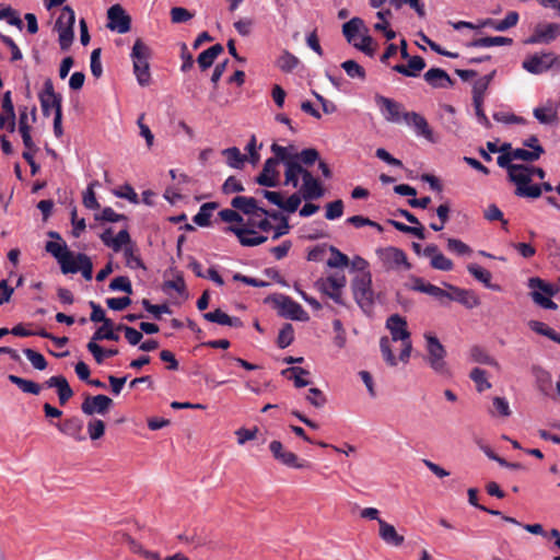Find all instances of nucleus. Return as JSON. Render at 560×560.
Listing matches in <instances>:
<instances>
[{
	"label": "nucleus",
	"instance_id": "4be33fe9",
	"mask_svg": "<svg viewBox=\"0 0 560 560\" xmlns=\"http://www.w3.org/2000/svg\"><path fill=\"white\" fill-rule=\"evenodd\" d=\"M44 386L48 388H57V394L59 398V404L61 406L66 405L68 400L73 396V390L70 387L67 378L62 375H55L49 377L45 383Z\"/></svg>",
	"mask_w": 560,
	"mask_h": 560
},
{
	"label": "nucleus",
	"instance_id": "e433bc0d",
	"mask_svg": "<svg viewBox=\"0 0 560 560\" xmlns=\"http://www.w3.org/2000/svg\"><path fill=\"white\" fill-rule=\"evenodd\" d=\"M8 380L16 385L23 393L32 394V395H39L42 390V386L31 380H26L23 377H20L14 374H10L8 376Z\"/></svg>",
	"mask_w": 560,
	"mask_h": 560
},
{
	"label": "nucleus",
	"instance_id": "dca6fc26",
	"mask_svg": "<svg viewBox=\"0 0 560 560\" xmlns=\"http://www.w3.org/2000/svg\"><path fill=\"white\" fill-rule=\"evenodd\" d=\"M225 231L235 234L241 245L247 247L258 246L267 241V236L259 235L255 230L246 226L231 225L228 226Z\"/></svg>",
	"mask_w": 560,
	"mask_h": 560
},
{
	"label": "nucleus",
	"instance_id": "9b49d317",
	"mask_svg": "<svg viewBox=\"0 0 560 560\" xmlns=\"http://www.w3.org/2000/svg\"><path fill=\"white\" fill-rule=\"evenodd\" d=\"M381 260L387 269H396L404 266L406 270L411 268L406 253L397 247H386L377 250Z\"/></svg>",
	"mask_w": 560,
	"mask_h": 560
},
{
	"label": "nucleus",
	"instance_id": "20e7f679",
	"mask_svg": "<svg viewBox=\"0 0 560 560\" xmlns=\"http://www.w3.org/2000/svg\"><path fill=\"white\" fill-rule=\"evenodd\" d=\"M427 340V361L430 368L440 375H448L450 370L445 361L446 350L439 339L431 335L425 334Z\"/></svg>",
	"mask_w": 560,
	"mask_h": 560
},
{
	"label": "nucleus",
	"instance_id": "0eeeda50",
	"mask_svg": "<svg viewBox=\"0 0 560 560\" xmlns=\"http://www.w3.org/2000/svg\"><path fill=\"white\" fill-rule=\"evenodd\" d=\"M38 98L45 117L50 115L51 109L55 110V114L58 108L62 112V96L55 92L54 83L50 79L45 80L44 88L38 94Z\"/></svg>",
	"mask_w": 560,
	"mask_h": 560
},
{
	"label": "nucleus",
	"instance_id": "c03bdc74",
	"mask_svg": "<svg viewBox=\"0 0 560 560\" xmlns=\"http://www.w3.org/2000/svg\"><path fill=\"white\" fill-rule=\"evenodd\" d=\"M470 359L474 362L498 366V362L494 358H492L482 347L474 346L470 349Z\"/></svg>",
	"mask_w": 560,
	"mask_h": 560
},
{
	"label": "nucleus",
	"instance_id": "338daca9",
	"mask_svg": "<svg viewBox=\"0 0 560 560\" xmlns=\"http://www.w3.org/2000/svg\"><path fill=\"white\" fill-rule=\"evenodd\" d=\"M88 432L91 440H98L105 433V423L100 419H92L88 423Z\"/></svg>",
	"mask_w": 560,
	"mask_h": 560
},
{
	"label": "nucleus",
	"instance_id": "c9c22d12",
	"mask_svg": "<svg viewBox=\"0 0 560 560\" xmlns=\"http://www.w3.org/2000/svg\"><path fill=\"white\" fill-rule=\"evenodd\" d=\"M223 46L221 44H215L208 49L203 50L197 58L198 66L201 70H206L210 68L214 61V59L223 52Z\"/></svg>",
	"mask_w": 560,
	"mask_h": 560
},
{
	"label": "nucleus",
	"instance_id": "13d9d810",
	"mask_svg": "<svg viewBox=\"0 0 560 560\" xmlns=\"http://www.w3.org/2000/svg\"><path fill=\"white\" fill-rule=\"evenodd\" d=\"M23 353L30 360L34 369L43 371L47 368V361L42 353L30 348L24 349Z\"/></svg>",
	"mask_w": 560,
	"mask_h": 560
},
{
	"label": "nucleus",
	"instance_id": "5fc2aeb1",
	"mask_svg": "<svg viewBox=\"0 0 560 560\" xmlns=\"http://www.w3.org/2000/svg\"><path fill=\"white\" fill-rule=\"evenodd\" d=\"M117 540L124 544H127L130 551L140 556H144V552H147V549L142 547L140 542H138L136 539H133L129 534L127 533H118Z\"/></svg>",
	"mask_w": 560,
	"mask_h": 560
},
{
	"label": "nucleus",
	"instance_id": "f704fd0d",
	"mask_svg": "<svg viewBox=\"0 0 560 560\" xmlns=\"http://www.w3.org/2000/svg\"><path fill=\"white\" fill-rule=\"evenodd\" d=\"M467 269L475 279L485 284L486 288L492 289L494 291H499L500 287L491 283L492 275L489 270L480 267L477 264H470L467 266Z\"/></svg>",
	"mask_w": 560,
	"mask_h": 560
},
{
	"label": "nucleus",
	"instance_id": "2f4dec72",
	"mask_svg": "<svg viewBox=\"0 0 560 560\" xmlns=\"http://www.w3.org/2000/svg\"><path fill=\"white\" fill-rule=\"evenodd\" d=\"M231 205L244 214L250 215L259 212L260 207L254 197L236 196L232 199Z\"/></svg>",
	"mask_w": 560,
	"mask_h": 560
},
{
	"label": "nucleus",
	"instance_id": "69168bd1",
	"mask_svg": "<svg viewBox=\"0 0 560 560\" xmlns=\"http://www.w3.org/2000/svg\"><path fill=\"white\" fill-rule=\"evenodd\" d=\"M131 242L130 234L127 229H124L118 232V234L110 242V248L114 252L121 250L122 246H128Z\"/></svg>",
	"mask_w": 560,
	"mask_h": 560
},
{
	"label": "nucleus",
	"instance_id": "39448f33",
	"mask_svg": "<svg viewBox=\"0 0 560 560\" xmlns=\"http://www.w3.org/2000/svg\"><path fill=\"white\" fill-rule=\"evenodd\" d=\"M347 280L343 275H334L316 281L317 289L339 305H345L342 289Z\"/></svg>",
	"mask_w": 560,
	"mask_h": 560
},
{
	"label": "nucleus",
	"instance_id": "f03ea898",
	"mask_svg": "<svg viewBox=\"0 0 560 560\" xmlns=\"http://www.w3.org/2000/svg\"><path fill=\"white\" fill-rule=\"evenodd\" d=\"M351 287L357 304L364 313H370L374 304L371 272L365 271L355 276Z\"/></svg>",
	"mask_w": 560,
	"mask_h": 560
},
{
	"label": "nucleus",
	"instance_id": "ea45409f",
	"mask_svg": "<svg viewBox=\"0 0 560 560\" xmlns=\"http://www.w3.org/2000/svg\"><path fill=\"white\" fill-rule=\"evenodd\" d=\"M222 155L226 158L228 165L233 168H242L244 162L247 161V155L242 154L236 147L224 149Z\"/></svg>",
	"mask_w": 560,
	"mask_h": 560
},
{
	"label": "nucleus",
	"instance_id": "052dcab7",
	"mask_svg": "<svg viewBox=\"0 0 560 560\" xmlns=\"http://www.w3.org/2000/svg\"><path fill=\"white\" fill-rule=\"evenodd\" d=\"M94 219L96 221L104 222H119L121 220H127L125 214L116 213L110 207H105L101 213L94 214Z\"/></svg>",
	"mask_w": 560,
	"mask_h": 560
},
{
	"label": "nucleus",
	"instance_id": "58836bf2",
	"mask_svg": "<svg viewBox=\"0 0 560 560\" xmlns=\"http://www.w3.org/2000/svg\"><path fill=\"white\" fill-rule=\"evenodd\" d=\"M218 208L217 202H206L203 203L198 213L194 215L192 221L199 226H209L210 218L212 215V211Z\"/></svg>",
	"mask_w": 560,
	"mask_h": 560
},
{
	"label": "nucleus",
	"instance_id": "412c9836",
	"mask_svg": "<svg viewBox=\"0 0 560 560\" xmlns=\"http://www.w3.org/2000/svg\"><path fill=\"white\" fill-rule=\"evenodd\" d=\"M402 119L407 125L412 126L415 128L417 135L424 137L427 140L431 142L434 141L433 131L430 128L427 119L422 115L416 112H406L402 115Z\"/></svg>",
	"mask_w": 560,
	"mask_h": 560
},
{
	"label": "nucleus",
	"instance_id": "a211bd4d",
	"mask_svg": "<svg viewBox=\"0 0 560 560\" xmlns=\"http://www.w3.org/2000/svg\"><path fill=\"white\" fill-rule=\"evenodd\" d=\"M81 271L83 278L85 280H91L93 275V264L91 258L82 253L77 254V256H73L72 260L69 262L68 266L63 267L65 275L67 273H77Z\"/></svg>",
	"mask_w": 560,
	"mask_h": 560
},
{
	"label": "nucleus",
	"instance_id": "6e6d98bb",
	"mask_svg": "<svg viewBox=\"0 0 560 560\" xmlns=\"http://www.w3.org/2000/svg\"><path fill=\"white\" fill-rule=\"evenodd\" d=\"M380 349H381V352H382V355H383L385 362L389 366H396L397 360H396V357L394 355L393 350L390 348V340L388 337L384 336L380 339Z\"/></svg>",
	"mask_w": 560,
	"mask_h": 560
},
{
	"label": "nucleus",
	"instance_id": "f3484780",
	"mask_svg": "<svg viewBox=\"0 0 560 560\" xmlns=\"http://www.w3.org/2000/svg\"><path fill=\"white\" fill-rule=\"evenodd\" d=\"M386 328L393 341L406 342L410 339L407 320L399 314H393L386 319Z\"/></svg>",
	"mask_w": 560,
	"mask_h": 560
},
{
	"label": "nucleus",
	"instance_id": "4468645a",
	"mask_svg": "<svg viewBox=\"0 0 560 560\" xmlns=\"http://www.w3.org/2000/svg\"><path fill=\"white\" fill-rule=\"evenodd\" d=\"M560 35L559 23L538 25L534 33L525 40V44L551 43Z\"/></svg>",
	"mask_w": 560,
	"mask_h": 560
},
{
	"label": "nucleus",
	"instance_id": "ddd939ff",
	"mask_svg": "<svg viewBox=\"0 0 560 560\" xmlns=\"http://www.w3.org/2000/svg\"><path fill=\"white\" fill-rule=\"evenodd\" d=\"M281 162L279 156L275 155L266 160L262 171L256 177V183L265 187H277L279 185L278 164Z\"/></svg>",
	"mask_w": 560,
	"mask_h": 560
},
{
	"label": "nucleus",
	"instance_id": "cd10ccee",
	"mask_svg": "<svg viewBox=\"0 0 560 560\" xmlns=\"http://www.w3.org/2000/svg\"><path fill=\"white\" fill-rule=\"evenodd\" d=\"M45 249L50 253L60 264L61 271L72 260L74 254L67 248V245L49 241L46 243Z\"/></svg>",
	"mask_w": 560,
	"mask_h": 560
},
{
	"label": "nucleus",
	"instance_id": "f8f14e48",
	"mask_svg": "<svg viewBox=\"0 0 560 560\" xmlns=\"http://www.w3.org/2000/svg\"><path fill=\"white\" fill-rule=\"evenodd\" d=\"M375 102L377 106L381 109V113L385 120L389 122H400L402 119V115L405 114L402 112L404 106L402 104L396 102L393 98L383 96V95H376Z\"/></svg>",
	"mask_w": 560,
	"mask_h": 560
},
{
	"label": "nucleus",
	"instance_id": "7c9ffc66",
	"mask_svg": "<svg viewBox=\"0 0 560 560\" xmlns=\"http://www.w3.org/2000/svg\"><path fill=\"white\" fill-rule=\"evenodd\" d=\"M203 318L211 323H217L219 325H225L231 327H243V322L238 317H232L221 311L220 308L214 310L213 312L205 313Z\"/></svg>",
	"mask_w": 560,
	"mask_h": 560
},
{
	"label": "nucleus",
	"instance_id": "7ed1b4c3",
	"mask_svg": "<svg viewBox=\"0 0 560 560\" xmlns=\"http://www.w3.org/2000/svg\"><path fill=\"white\" fill-rule=\"evenodd\" d=\"M271 151L275 155L281 159V162L285 166L284 185H291L296 188L299 186V176H302V179H304V174L308 171L304 168L301 163L293 161L291 153L288 152L285 147L273 143L271 145Z\"/></svg>",
	"mask_w": 560,
	"mask_h": 560
},
{
	"label": "nucleus",
	"instance_id": "a18cd8bd",
	"mask_svg": "<svg viewBox=\"0 0 560 560\" xmlns=\"http://www.w3.org/2000/svg\"><path fill=\"white\" fill-rule=\"evenodd\" d=\"M291 158L294 162L301 163V165L311 166L319 159V153L316 149L308 148L299 153L291 154Z\"/></svg>",
	"mask_w": 560,
	"mask_h": 560
},
{
	"label": "nucleus",
	"instance_id": "473e14b6",
	"mask_svg": "<svg viewBox=\"0 0 560 560\" xmlns=\"http://www.w3.org/2000/svg\"><path fill=\"white\" fill-rule=\"evenodd\" d=\"M513 39L504 36H487L471 40L467 44L468 47L488 48L492 46L512 45Z\"/></svg>",
	"mask_w": 560,
	"mask_h": 560
},
{
	"label": "nucleus",
	"instance_id": "a878e982",
	"mask_svg": "<svg viewBox=\"0 0 560 560\" xmlns=\"http://www.w3.org/2000/svg\"><path fill=\"white\" fill-rule=\"evenodd\" d=\"M378 535L386 545L399 547L404 544V536L398 534L392 524L384 520H378Z\"/></svg>",
	"mask_w": 560,
	"mask_h": 560
},
{
	"label": "nucleus",
	"instance_id": "a19ab883",
	"mask_svg": "<svg viewBox=\"0 0 560 560\" xmlns=\"http://www.w3.org/2000/svg\"><path fill=\"white\" fill-rule=\"evenodd\" d=\"M363 20L360 18H352L350 21L346 22L342 25V33L348 40V43H355L354 38L359 34L360 30L363 27Z\"/></svg>",
	"mask_w": 560,
	"mask_h": 560
},
{
	"label": "nucleus",
	"instance_id": "9d476101",
	"mask_svg": "<svg viewBox=\"0 0 560 560\" xmlns=\"http://www.w3.org/2000/svg\"><path fill=\"white\" fill-rule=\"evenodd\" d=\"M276 306L279 308V313L287 318L294 320L307 319V314L303 307L290 296L279 294L276 299Z\"/></svg>",
	"mask_w": 560,
	"mask_h": 560
},
{
	"label": "nucleus",
	"instance_id": "4d7b16f0",
	"mask_svg": "<svg viewBox=\"0 0 560 560\" xmlns=\"http://www.w3.org/2000/svg\"><path fill=\"white\" fill-rule=\"evenodd\" d=\"M353 46L366 56L373 57L376 51L377 44L370 35H363L360 43L355 42L353 43Z\"/></svg>",
	"mask_w": 560,
	"mask_h": 560
},
{
	"label": "nucleus",
	"instance_id": "6ab92c4d",
	"mask_svg": "<svg viewBox=\"0 0 560 560\" xmlns=\"http://www.w3.org/2000/svg\"><path fill=\"white\" fill-rule=\"evenodd\" d=\"M551 60V52L535 54L527 57L523 61L522 67L529 73L540 74L552 68Z\"/></svg>",
	"mask_w": 560,
	"mask_h": 560
},
{
	"label": "nucleus",
	"instance_id": "2eb2a0df",
	"mask_svg": "<svg viewBox=\"0 0 560 560\" xmlns=\"http://www.w3.org/2000/svg\"><path fill=\"white\" fill-rule=\"evenodd\" d=\"M113 405L112 398L105 395L86 396L81 405V410L88 416L94 413L105 415Z\"/></svg>",
	"mask_w": 560,
	"mask_h": 560
},
{
	"label": "nucleus",
	"instance_id": "c85d7f7f",
	"mask_svg": "<svg viewBox=\"0 0 560 560\" xmlns=\"http://www.w3.org/2000/svg\"><path fill=\"white\" fill-rule=\"evenodd\" d=\"M518 13L516 11H510L503 20L497 21L493 19H486L480 22V27L489 26L497 32H504L509 28L516 26L518 22Z\"/></svg>",
	"mask_w": 560,
	"mask_h": 560
},
{
	"label": "nucleus",
	"instance_id": "e2e57ef3",
	"mask_svg": "<svg viewBox=\"0 0 560 560\" xmlns=\"http://www.w3.org/2000/svg\"><path fill=\"white\" fill-rule=\"evenodd\" d=\"M515 195L517 197L538 198L541 196V187L538 184H525L524 186L516 187Z\"/></svg>",
	"mask_w": 560,
	"mask_h": 560
},
{
	"label": "nucleus",
	"instance_id": "bf43d9fd",
	"mask_svg": "<svg viewBox=\"0 0 560 560\" xmlns=\"http://www.w3.org/2000/svg\"><path fill=\"white\" fill-rule=\"evenodd\" d=\"M109 289L112 291H122L127 294H132L131 281L126 276H119L114 278L109 283Z\"/></svg>",
	"mask_w": 560,
	"mask_h": 560
},
{
	"label": "nucleus",
	"instance_id": "f257e3e1",
	"mask_svg": "<svg viewBox=\"0 0 560 560\" xmlns=\"http://www.w3.org/2000/svg\"><path fill=\"white\" fill-rule=\"evenodd\" d=\"M151 56V49L138 38L132 47L131 59L133 62V72L137 77V81L141 86H147L151 81L149 58Z\"/></svg>",
	"mask_w": 560,
	"mask_h": 560
},
{
	"label": "nucleus",
	"instance_id": "680f3d73",
	"mask_svg": "<svg viewBox=\"0 0 560 560\" xmlns=\"http://www.w3.org/2000/svg\"><path fill=\"white\" fill-rule=\"evenodd\" d=\"M343 214V201L341 199H337L335 201L328 202L326 205L325 218L327 220H336L342 217Z\"/></svg>",
	"mask_w": 560,
	"mask_h": 560
},
{
	"label": "nucleus",
	"instance_id": "0e129e2a",
	"mask_svg": "<svg viewBox=\"0 0 560 560\" xmlns=\"http://www.w3.org/2000/svg\"><path fill=\"white\" fill-rule=\"evenodd\" d=\"M0 20H5L10 25H14L20 30L23 27V23L16 14V11L11 7L0 8Z\"/></svg>",
	"mask_w": 560,
	"mask_h": 560
},
{
	"label": "nucleus",
	"instance_id": "bb28decb",
	"mask_svg": "<svg viewBox=\"0 0 560 560\" xmlns=\"http://www.w3.org/2000/svg\"><path fill=\"white\" fill-rule=\"evenodd\" d=\"M427 63L421 56L408 58V65H395L392 69L405 77L416 78L425 68Z\"/></svg>",
	"mask_w": 560,
	"mask_h": 560
},
{
	"label": "nucleus",
	"instance_id": "aec40b11",
	"mask_svg": "<svg viewBox=\"0 0 560 560\" xmlns=\"http://www.w3.org/2000/svg\"><path fill=\"white\" fill-rule=\"evenodd\" d=\"M446 287L452 291L447 292L446 295L443 296L444 300L456 301L468 308H474L479 305V299L477 295L469 290L460 289L458 287L446 284Z\"/></svg>",
	"mask_w": 560,
	"mask_h": 560
},
{
	"label": "nucleus",
	"instance_id": "49530a36",
	"mask_svg": "<svg viewBox=\"0 0 560 560\" xmlns=\"http://www.w3.org/2000/svg\"><path fill=\"white\" fill-rule=\"evenodd\" d=\"M341 68L351 79L364 81L366 78L365 69L354 60H346L341 63Z\"/></svg>",
	"mask_w": 560,
	"mask_h": 560
},
{
	"label": "nucleus",
	"instance_id": "5701e85b",
	"mask_svg": "<svg viewBox=\"0 0 560 560\" xmlns=\"http://www.w3.org/2000/svg\"><path fill=\"white\" fill-rule=\"evenodd\" d=\"M302 198L304 200L318 199L324 196V188L319 180L315 178L312 173L305 172L303 185L301 188Z\"/></svg>",
	"mask_w": 560,
	"mask_h": 560
},
{
	"label": "nucleus",
	"instance_id": "3c124183",
	"mask_svg": "<svg viewBox=\"0 0 560 560\" xmlns=\"http://www.w3.org/2000/svg\"><path fill=\"white\" fill-rule=\"evenodd\" d=\"M470 378L476 384L478 392H483L486 389H489L491 387V383L487 380V372L482 369L475 368L471 370L469 374Z\"/></svg>",
	"mask_w": 560,
	"mask_h": 560
},
{
	"label": "nucleus",
	"instance_id": "1a4fd4ad",
	"mask_svg": "<svg viewBox=\"0 0 560 560\" xmlns=\"http://www.w3.org/2000/svg\"><path fill=\"white\" fill-rule=\"evenodd\" d=\"M107 27L119 34L130 31L131 19L120 4H114L107 10Z\"/></svg>",
	"mask_w": 560,
	"mask_h": 560
},
{
	"label": "nucleus",
	"instance_id": "864d4df0",
	"mask_svg": "<svg viewBox=\"0 0 560 560\" xmlns=\"http://www.w3.org/2000/svg\"><path fill=\"white\" fill-rule=\"evenodd\" d=\"M124 256L126 259V265L131 269H145V266L140 258V256L136 253L132 246H127L124 249Z\"/></svg>",
	"mask_w": 560,
	"mask_h": 560
},
{
	"label": "nucleus",
	"instance_id": "c756f323",
	"mask_svg": "<svg viewBox=\"0 0 560 560\" xmlns=\"http://www.w3.org/2000/svg\"><path fill=\"white\" fill-rule=\"evenodd\" d=\"M58 430L69 436L74 438L77 441H83L85 438L81 434L83 429V421L78 417H71L57 423Z\"/></svg>",
	"mask_w": 560,
	"mask_h": 560
},
{
	"label": "nucleus",
	"instance_id": "4c0bfd02",
	"mask_svg": "<svg viewBox=\"0 0 560 560\" xmlns=\"http://www.w3.org/2000/svg\"><path fill=\"white\" fill-rule=\"evenodd\" d=\"M282 375L289 380H293L296 388H301L310 384V382L303 377L310 375V372L300 366L288 368L282 371Z\"/></svg>",
	"mask_w": 560,
	"mask_h": 560
},
{
	"label": "nucleus",
	"instance_id": "72a5a7b5",
	"mask_svg": "<svg viewBox=\"0 0 560 560\" xmlns=\"http://www.w3.org/2000/svg\"><path fill=\"white\" fill-rule=\"evenodd\" d=\"M509 179L516 185V187L530 184V173L528 165L516 164L510 167Z\"/></svg>",
	"mask_w": 560,
	"mask_h": 560
},
{
	"label": "nucleus",
	"instance_id": "393cba45",
	"mask_svg": "<svg viewBox=\"0 0 560 560\" xmlns=\"http://www.w3.org/2000/svg\"><path fill=\"white\" fill-rule=\"evenodd\" d=\"M425 82L434 89H445L454 85L447 72L441 68H431L424 73Z\"/></svg>",
	"mask_w": 560,
	"mask_h": 560
},
{
	"label": "nucleus",
	"instance_id": "423d86ee",
	"mask_svg": "<svg viewBox=\"0 0 560 560\" xmlns=\"http://www.w3.org/2000/svg\"><path fill=\"white\" fill-rule=\"evenodd\" d=\"M528 287L533 290L530 296L536 304L546 310H557L558 305L550 298L542 295V293L547 295L553 294V289L550 284L535 277L528 280Z\"/></svg>",
	"mask_w": 560,
	"mask_h": 560
},
{
	"label": "nucleus",
	"instance_id": "8fccbe9b",
	"mask_svg": "<svg viewBox=\"0 0 560 560\" xmlns=\"http://www.w3.org/2000/svg\"><path fill=\"white\" fill-rule=\"evenodd\" d=\"M329 250L331 253V257L327 260V266L330 268H345L349 265V258L347 255L341 253L335 246H330Z\"/></svg>",
	"mask_w": 560,
	"mask_h": 560
},
{
	"label": "nucleus",
	"instance_id": "09e8293b",
	"mask_svg": "<svg viewBox=\"0 0 560 560\" xmlns=\"http://www.w3.org/2000/svg\"><path fill=\"white\" fill-rule=\"evenodd\" d=\"M533 114L540 124L549 125L558 120L557 112L551 107H536Z\"/></svg>",
	"mask_w": 560,
	"mask_h": 560
},
{
	"label": "nucleus",
	"instance_id": "de8ad7c7",
	"mask_svg": "<svg viewBox=\"0 0 560 560\" xmlns=\"http://www.w3.org/2000/svg\"><path fill=\"white\" fill-rule=\"evenodd\" d=\"M74 22H75L74 11L70 7L66 5L62 8L61 13L56 21V28L73 30Z\"/></svg>",
	"mask_w": 560,
	"mask_h": 560
},
{
	"label": "nucleus",
	"instance_id": "b1692460",
	"mask_svg": "<svg viewBox=\"0 0 560 560\" xmlns=\"http://www.w3.org/2000/svg\"><path fill=\"white\" fill-rule=\"evenodd\" d=\"M410 280L412 284H406L408 289L429 294L443 303V296L446 295L445 290L438 285L424 282V280L420 277L411 276Z\"/></svg>",
	"mask_w": 560,
	"mask_h": 560
},
{
	"label": "nucleus",
	"instance_id": "603ef678",
	"mask_svg": "<svg viewBox=\"0 0 560 560\" xmlns=\"http://www.w3.org/2000/svg\"><path fill=\"white\" fill-rule=\"evenodd\" d=\"M294 339V330L291 324H285L280 329L278 338H277V345L280 349H284L289 347Z\"/></svg>",
	"mask_w": 560,
	"mask_h": 560
},
{
	"label": "nucleus",
	"instance_id": "774afa93",
	"mask_svg": "<svg viewBox=\"0 0 560 560\" xmlns=\"http://www.w3.org/2000/svg\"><path fill=\"white\" fill-rule=\"evenodd\" d=\"M306 400L316 408H322L327 401L324 393L316 387H312L308 389Z\"/></svg>",
	"mask_w": 560,
	"mask_h": 560
},
{
	"label": "nucleus",
	"instance_id": "79ce46f5",
	"mask_svg": "<svg viewBox=\"0 0 560 560\" xmlns=\"http://www.w3.org/2000/svg\"><path fill=\"white\" fill-rule=\"evenodd\" d=\"M300 63L298 57L284 50L277 59V67L283 72H292Z\"/></svg>",
	"mask_w": 560,
	"mask_h": 560
},
{
	"label": "nucleus",
	"instance_id": "6e6552de",
	"mask_svg": "<svg viewBox=\"0 0 560 560\" xmlns=\"http://www.w3.org/2000/svg\"><path fill=\"white\" fill-rule=\"evenodd\" d=\"M269 450L275 459L284 466L298 469L311 467L310 462L300 459L293 452L287 451L280 441H272L269 444Z\"/></svg>",
	"mask_w": 560,
	"mask_h": 560
},
{
	"label": "nucleus",
	"instance_id": "37998d69",
	"mask_svg": "<svg viewBox=\"0 0 560 560\" xmlns=\"http://www.w3.org/2000/svg\"><path fill=\"white\" fill-rule=\"evenodd\" d=\"M511 151H512V158L514 160H522V161H526V162L537 161L540 158V155L545 152V150L541 145H537L532 151H528L525 149H514Z\"/></svg>",
	"mask_w": 560,
	"mask_h": 560
}]
</instances>
